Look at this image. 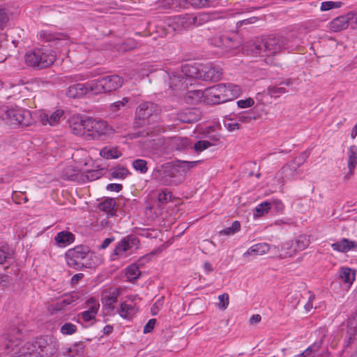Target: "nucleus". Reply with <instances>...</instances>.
<instances>
[{"label": "nucleus", "mask_w": 357, "mask_h": 357, "mask_svg": "<svg viewBox=\"0 0 357 357\" xmlns=\"http://www.w3.org/2000/svg\"><path fill=\"white\" fill-rule=\"evenodd\" d=\"M86 259H92L89 248L83 245L75 246L68 250L65 253V259L67 265L75 270L82 267L93 268L96 265V262H87Z\"/></svg>", "instance_id": "f257e3e1"}, {"label": "nucleus", "mask_w": 357, "mask_h": 357, "mask_svg": "<svg viewBox=\"0 0 357 357\" xmlns=\"http://www.w3.org/2000/svg\"><path fill=\"white\" fill-rule=\"evenodd\" d=\"M253 46L255 48L248 50V53L255 56H268L280 53L283 50H293V48L287 45L286 40L282 37H268L261 45L254 44Z\"/></svg>", "instance_id": "f03ea898"}, {"label": "nucleus", "mask_w": 357, "mask_h": 357, "mask_svg": "<svg viewBox=\"0 0 357 357\" xmlns=\"http://www.w3.org/2000/svg\"><path fill=\"white\" fill-rule=\"evenodd\" d=\"M1 118L13 126H29L34 119L33 112L16 105L6 107Z\"/></svg>", "instance_id": "7ed1b4c3"}, {"label": "nucleus", "mask_w": 357, "mask_h": 357, "mask_svg": "<svg viewBox=\"0 0 357 357\" xmlns=\"http://www.w3.org/2000/svg\"><path fill=\"white\" fill-rule=\"evenodd\" d=\"M86 123V138L98 140L114 133L113 128L103 120L87 117Z\"/></svg>", "instance_id": "20e7f679"}, {"label": "nucleus", "mask_w": 357, "mask_h": 357, "mask_svg": "<svg viewBox=\"0 0 357 357\" xmlns=\"http://www.w3.org/2000/svg\"><path fill=\"white\" fill-rule=\"evenodd\" d=\"M152 176L163 185L171 184L172 178H176L177 182H181L183 179V174L179 172V167L171 163H166L155 169Z\"/></svg>", "instance_id": "39448f33"}, {"label": "nucleus", "mask_w": 357, "mask_h": 357, "mask_svg": "<svg viewBox=\"0 0 357 357\" xmlns=\"http://www.w3.org/2000/svg\"><path fill=\"white\" fill-rule=\"evenodd\" d=\"M92 82V89L95 95L116 91L121 87L123 83V79L116 75L105 76Z\"/></svg>", "instance_id": "423d86ee"}, {"label": "nucleus", "mask_w": 357, "mask_h": 357, "mask_svg": "<svg viewBox=\"0 0 357 357\" xmlns=\"http://www.w3.org/2000/svg\"><path fill=\"white\" fill-rule=\"evenodd\" d=\"M139 239L133 236L130 235L121 239L116 245L113 252V259L116 258H125L132 254L139 247Z\"/></svg>", "instance_id": "0eeeda50"}, {"label": "nucleus", "mask_w": 357, "mask_h": 357, "mask_svg": "<svg viewBox=\"0 0 357 357\" xmlns=\"http://www.w3.org/2000/svg\"><path fill=\"white\" fill-rule=\"evenodd\" d=\"M64 114V111L57 109L54 112L38 109L33 112V117L42 126H56Z\"/></svg>", "instance_id": "6e6552de"}, {"label": "nucleus", "mask_w": 357, "mask_h": 357, "mask_svg": "<svg viewBox=\"0 0 357 357\" xmlns=\"http://www.w3.org/2000/svg\"><path fill=\"white\" fill-rule=\"evenodd\" d=\"M139 300L137 295H129L124 301L120 303L119 307L117 309V313L124 319L130 320L138 312L137 301Z\"/></svg>", "instance_id": "1a4fd4ad"}, {"label": "nucleus", "mask_w": 357, "mask_h": 357, "mask_svg": "<svg viewBox=\"0 0 357 357\" xmlns=\"http://www.w3.org/2000/svg\"><path fill=\"white\" fill-rule=\"evenodd\" d=\"M217 85L221 103L234 100L243 93L241 86L233 83L218 84Z\"/></svg>", "instance_id": "9d476101"}, {"label": "nucleus", "mask_w": 357, "mask_h": 357, "mask_svg": "<svg viewBox=\"0 0 357 357\" xmlns=\"http://www.w3.org/2000/svg\"><path fill=\"white\" fill-rule=\"evenodd\" d=\"M191 78L201 79V68H197L194 66L185 64L182 66L181 74L178 76L174 75L171 78V84L176 86V82L178 79L181 86H186L188 84V79Z\"/></svg>", "instance_id": "9b49d317"}, {"label": "nucleus", "mask_w": 357, "mask_h": 357, "mask_svg": "<svg viewBox=\"0 0 357 357\" xmlns=\"http://www.w3.org/2000/svg\"><path fill=\"white\" fill-rule=\"evenodd\" d=\"M84 307L86 310L78 316L84 323L93 324L96 321L100 309L99 301L94 297H91L84 303Z\"/></svg>", "instance_id": "f8f14e48"}, {"label": "nucleus", "mask_w": 357, "mask_h": 357, "mask_svg": "<svg viewBox=\"0 0 357 357\" xmlns=\"http://www.w3.org/2000/svg\"><path fill=\"white\" fill-rule=\"evenodd\" d=\"M347 172L344 175V179L347 181L354 176L357 167V146L350 145L347 147L345 155Z\"/></svg>", "instance_id": "ddd939ff"}, {"label": "nucleus", "mask_w": 357, "mask_h": 357, "mask_svg": "<svg viewBox=\"0 0 357 357\" xmlns=\"http://www.w3.org/2000/svg\"><path fill=\"white\" fill-rule=\"evenodd\" d=\"M93 82L90 81L86 83H76L71 84L67 90L66 95L69 98H79L91 93L93 94L92 89Z\"/></svg>", "instance_id": "4468645a"}, {"label": "nucleus", "mask_w": 357, "mask_h": 357, "mask_svg": "<svg viewBox=\"0 0 357 357\" xmlns=\"http://www.w3.org/2000/svg\"><path fill=\"white\" fill-rule=\"evenodd\" d=\"M121 294V289L118 287H109L104 290L101 298L103 307L109 310H114V304L117 302Z\"/></svg>", "instance_id": "2eb2a0df"}, {"label": "nucleus", "mask_w": 357, "mask_h": 357, "mask_svg": "<svg viewBox=\"0 0 357 357\" xmlns=\"http://www.w3.org/2000/svg\"><path fill=\"white\" fill-rule=\"evenodd\" d=\"M356 270L355 268L342 266L337 272V279L347 288H350L356 280Z\"/></svg>", "instance_id": "dca6fc26"}, {"label": "nucleus", "mask_w": 357, "mask_h": 357, "mask_svg": "<svg viewBox=\"0 0 357 357\" xmlns=\"http://www.w3.org/2000/svg\"><path fill=\"white\" fill-rule=\"evenodd\" d=\"M333 251L347 253L357 251V241L347 238H342L331 245Z\"/></svg>", "instance_id": "f3484780"}, {"label": "nucleus", "mask_w": 357, "mask_h": 357, "mask_svg": "<svg viewBox=\"0 0 357 357\" xmlns=\"http://www.w3.org/2000/svg\"><path fill=\"white\" fill-rule=\"evenodd\" d=\"M86 118L83 119L78 114L73 115L69 120V126L72 132L79 136L86 137Z\"/></svg>", "instance_id": "a211bd4d"}, {"label": "nucleus", "mask_w": 357, "mask_h": 357, "mask_svg": "<svg viewBox=\"0 0 357 357\" xmlns=\"http://www.w3.org/2000/svg\"><path fill=\"white\" fill-rule=\"evenodd\" d=\"M222 72L218 66L208 64L201 66V79L204 80L218 81L221 78Z\"/></svg>", "instance_id": "6ab92c4d"}, {"label": "nucleus", "mask_w": 357, "mask_h": 357, "mask_svg": "<svg viewBox=\"0 0 357 357\" xmlns=\"http://www.w3.org/2000/svg\"><path fill=\"white\" fill-rule=\"evenodd\" d=\"M48 340L47 337H40L37 340L34 348L37 357H47L54 352V347L52 343L48 342Z\"/></svg>", "instance_id": "aec40b11"}, {"label": "nucleus", "mask_w": 357, "mask_h": 357, "mask_svg": "<svg viewBox=\"0 0 357 357\" xmlns=\"http://www.w3.org/2000/svg\"><path fill=\"white\" fill-rule=\"evenodd\" d=\"M310 243L308 236L305 235L299 236L295 241L291 242L289 247H287V251L286 254L289 257L294 256L297 252L307 248Z\"/></svg>", "instance_id": "412c9836"}, {"label": "nucleus", "mask_w": 357, "mask_h": 357, "mask_svg": "<svg viewBox=\"0 0 357 357\" xmlns=\"http://www.w3.org/2000/svg\"><path fill=\"white\" fill-rule=\"evenodd\" d=\"M39 37L45 41H56L57 44L68 46L70 41L68 37L61 33H52L50 30H43L39 33Z\"/></svg>", "instance_id": "4be33fe9"}, {"label": "nucleus", "mask_w": 357, "mask_h": 357, "mask_svg": "<svg viewBox=\"0 0 357 357\" xmlns=\"http://www.w3.org/2000/svg\"><path fill=\"white\" fill-rule=\"evenodd\" d=\"M195 18L191 15H178L172 20L171 26L174 31H181L192 26Z\"/></svg>", "instance_id": "5701e85b"}, {"label": "nucleus", "mask_w": 357, "mask_h": 357, "mask_svg": "<svg viewBox=\"0 0 357 357\" xmlns=\"http://www.w3.org/2000/svg\"><path fill=\"white\" fill-rule=\"evenodd\" d=\"M55 245L59 248H66L75 242V235L67 230L61 231L54 236Z\"/></svg>", "instance_id": "b1692460"}, {"label": "nucleus", "mask_w": 357, "mask_h": 357, "mask_svg": "<svg viewBox=\"0 0 357 357\" xmlns=\"http://www.w3.org/2000/svg\"><path fill=\"white\" fill-rule=\"evenodd\" d=\"M85 160L83 165L79 164L77 166L68 165L63 171V176L68 180H76L78 178L79 174L85 172V167L87 165V161Z\"/></svg>", "instance_id": "393cba45"}, {"label": "nucleus", "mask_w": 357, "mask_h": 357, "mask_svg": "<svg viewBox=\"0 0 357 357\" xmlns=\"http://www.w3.org/2000/svg\"><path fill=\"white\" fill-rule=\"evenodd\" d=\"M38 50L42 52L43 55L38 59L40 63L39 68H44L49 67L56 61V56L53 50L46 47L38 48Z\"/></svg>", "instance_id": "a878e982"}, {"label": "nucleus", "mask_w": 357, "mask_h": 357, "mask_svg": "<svg viewBox=\"0 0 357 357\" xmlns=\"http://www.w3.org/2000/svg\"><path fill=\"white\" fill-rule=\"evenodd\" d=\"M350 24V18L349 13L344 15L339 16L333 20L329 24V29L333 32L342 31Z\"/></svg>", "instance_id": "bb28decb"}, {"label": "nucleus", "mask_w": 357, "mask_h": 357, "mask_svg": "<svg viewBox=\"0 0 357 357\" xmlns=\"http://www.w3.org/2000/svg\"><path fill=\"white\" fill-rule=\"evenodd\" d=\"M204 103L211 105L222 104L217 84L204 90Z\"/></svg>", "instance_id": "cd10ccee"}, {"label": "nucleus", "mask_w": 357, "mask_h": 357, "mask_svg": "<svg viewBox=\"0 0 357 357\" xmlns=\"http://www.w3.org/2000/svg\"><path fill=\"white\" fill-rule=\"evenodd\" d=\"M156 106L149 102L140 104L136 110V117L140 120H145L146 118L153 116L152 112Z\"/></svg>", "instance_id": "c85d7f7f"}, {"label": "nucleus", "mask_w": 357, "mask_h": 357, "mask_svg": "<svg viewBox=\"0 0 357 357\" xmlns=\"http://www.w3.org/2000/svg\"><path fill=\"white\" fill-rule=\"evenodd\" d=\"M35 347L36 346L33 344L26 342L20 349L17 347L13 348L11 351L13 354H17L18 356L21 357H37L34 349Z\"/></svg>", "instance_id": "c756f323"}, {"label": "nucleus", "mask_w": 357, "mask_h": 357, "mask_svg": "<svg viewBox=\"0 0 357 357\" xmlns=\"http://www.w3.org/2000/svg\"><path fill=\"white\" fill-rule=\"evenodd\" d=\"M292 84V79H287L281 82L280 85L269 86L268 88V93L273 98H279L282 94L288 92L287 89L284 86H290Z\"/></svg>", "instance_id": "7c9ffc66"}, {"label": "nucleus", "mask_w": 357, "mask_h": 357, "mask_svg": "<svg viewBox=\"0 0 357 357\" xmlns=\"http://www.w3.org/2000/svg\"><path fill=\"white\" fill-rule=\"evenodd\" d=\"M185 100L188 104L195 105L204 102V91L191 90L188 91L185 96Z\"/></svg>", "instance_id": "2f4dec72"}, {"label": "nucleus", "mask_w": 357, "mask_h": 357, "mask_svg": "<svg viewBox=\"0 0 357 357\" xmlns=\"http://www.w3.org/2000/svg\"><path fill=\"white\" fill-rule=\"evenodd\" d=\"M269 245L265 243H257L251 246L244 254L243 256L247 257L251 255H262L269 251Z\"/></svg>", "instance_id": "473e14b6"}, {"label": "nucleus", "mask_w": 357, "mask_h": 357, "mask_svg": "<svg viewBox=\"0 0 357 357\" xmlns=\"http://www.w3.org/2000/svg\"><path fill=\"white\" fill-rule=\"evenodd\" d=\"M100 155L107 160L117 159L122 155V153L117 146H107L100 151Z\"/></svg>", "instance_id": "72a5a7b5"}, {"label": "nucleus", "mask_w": 357, "mask_h": 357, "mask_svg": "<svg viewBox=\"0 0 357 357\" xmlns=\"http://www.w3.org/2000/svg\"><path fill=\"white\" fill-rule=\"evenodd\" d=\"M42 56V52L38 50V48L35 49L33 51L26 52L24 56L25 62L29 66L39 68L40 63L38 59Z\"/></svg>", "instance_id": "f704fd0d"}, {"label": "nucleus", "mask_w": 357, "mask_h": 357, "mask_svg": "<svg viewBox=\"0 0 357 357\" xmlns=\"http://www.w3.org/2000/svg\"><path fill=\"white\" fill-rule=\"evenodd\" d=\"M219 138L214 136L208 140H199L194 144V149L197 153H201L211 146H215L218 142Z\"/></svg>", "instance_id": "c9c22d12"}, {"label": "nucleus", "mask_w": 357, "mask_h": 357, "mask_svg": "<svg viewBox=\"0 0 357 357\" xmlns=\"http://www.w3.org/2000/svg\"><path fill=\"white\" fill-rule=\"evenodd\" d=\"M15 252L8 243L0 244V264L14 257Z\"/></svg>", "instance_id": "e433bc0d"}, {"label": "nucleus", "mask_w": 357, "mask_h": 357, "mask_svg": "<svg viewBox=\"0 0 357 357\" xmlns=\"http://www.w3.org/2000/svg\"><path fill=\"white\" fill-rule=\"evenodd\" d=\"M271 208V203L270 202L266 201L263 202L259 205L257 206V207L255 209L253 217L254 219H257L261 216H264V215L267 214L269 211V210Z\"/></svg>", "instance_id": "4c0bfd02"}, {"label": "nucleus", "mask_w": 357, "mask_h": 357, "mask_svg": "<svg viewBox=\"0 0 357 357\" xmlns=\"http://www.w3.org/2000/svg\"><path fill=\"white\" fill-rule=\"evenodd\" d=\"M109 172L112 178L120 180L126 178L130 174L129 170L123 166L112 168Z\"/></svg>", "instance_id": "58836bf2"}, {"label": "nucleus", "mask_w": 357, "mask_h": 357, "mask_svg": "<svg viewBox=\"0 0 357 357\" xmlns=\"http://www.w3.org/2000/svg\"><path fill=\"white\" fill-rule=\"evenodd\" d=\"M115 201L114 199L108 198L100 204L99 208L109 215H113L114 213Z\"/></svg>", "instance_id": "ea45409f"}, {"label": "nucleus", "mask_w": 357, "mask_h": 357, "mask_svg": "<svg viewBox=\"0 0 357 357\" xmlns=\"http://www.w3.org/2000/svg\"><path fill=\"white\" fill-rule=\"evenodd\" d=\"M140 275L139 267L136 264H131L126 268V276L128 280L132 281Z\"/></svg>", "instance_id": "a19ab883"}, {"label": "nucleus", "mask_w": 357, "mask_h": 357, "mask_svg": "<svg viewBox=\"0 0 357 357\" xmlns=\"http://www.w3.org/2000/svg\"><path fill=\"white\" fill-rule=\"evenodd\" d=\"M94 76L95 75L93 73H92L91 72H89L86 73H79L70 75L69 77H66V78L69 82L72 83L74 82H76L78 81H84Z\"/></svg>", "instance_id": "79ce46f5"}, {"label": "nucleus", "mask_w": 357, "mask_h": 357, "mask_svg": "<svg viewBox=\"0 0 357 357\" xmlns=\"http://www.w3.org/2000/svg\"><path fill=\"white\" fill-rule=\"evenodd\" d=\"M77 326L70 322L65 323L60 328V332L63 335H73L77 332Z\"/></svg>", "instance_id": "37998d69"}, {"label": "nucleus", "mask_w": 357, "mask_h": 357, "mask_svg": "<svg viewBox=\"0 0 357 357\" xmlns=\"http://www.w3.org/2000/svg\"><path fill=\"white\" fill-rule=\"evenodd\" d=\"M341 1H324L321 4L320 9L321 11H328L335 8H339L342 6Z\"/></svg>", "instance_id": "c03bdc74"}, {"label": "nucleus", "mask_w": 357, "mask_h": 357, "mask_svg": "<svg viewBox=\"0 0 357 357\" xmlns=\"http://www.w3.org/2000/svg\"><path fill=\"white\" fill-rule=\"evenodd\" d=\"M197 162L178 161L175 165L179 167V172L183 176L190 169L195 167Z\"/></svg>", "instance_id": "a18cd8bd"}, {"label": "nucleus", "mask_w": 357, "mask_h": 357, "mask_svg": "<svg viewBox=\"0 0 357 357\" xmlns=\"http://www.w3.org/2000/svg\"><path fill=\"white\" fill-rule=\"evenodd\" d=\"M161 132H162V130H161L160 128H153V131H148V130H144L142 131H138V132L132 133V134L130 135V139H137V138H139L140 137H144V136H148V135H153L154 133L159 134Z\"/></svg>", "instance_id": "49530a36"}, {"label": "nucleus", "mask_w": 357, "mask_h": 357, "mask_svg": "<svg viewBox=\"0 0 357 357\" xmlns=\"http://www.w3.org/2000/svg\"><path fill=\"white\" fill-rule=\"evenodd\" d=\"M132 167L137 172L144 174L148 171L147 162L142 159H137L132 162Z\"/></svg>", "instance_id": "de8ad7c7"}, {"label": "nucleus", "mask_w": 357, "mask_h": 357, "mask_svg": "<svg viewBox=\"0 0 357 357\" xmlns=\"http://www.w3.org/2000/svg\"><path fill=\"white\" fill-rule=\"evenodd\" d=\"M229 303V296L227 293L218 296V303L217 306L220 310H225L227 308Z\"/></svg>", "instance_id": "09e8293b"}, {"label": "nucleus", "mask_w": 357, "mask_h": 357, "mask_svg": "<svg viewBox=\"0 0 357 357\" xmlns=\"http://www.w3.org/2000/svg\"><path fill=\"white\" fill-rule=\"evenodd\" d=\"M236 104L238 107L240 109H247L254 105L255 100L252 98H247L245 99L238 100Z\"/></svg>", "instance_id": "8fccbe9b"}, {"label": "nucleus", "mask_w": 357, "mask_h": 357, "mask_svg": "<svg viewBox=\"0 0 357 357\" xmlns=\"http://www.w3.org/2000/svg\"><path fill=\"white\" fill-rule=\"evenodd\" d=\"M164 305V298H158L152 305L151 308V313L153 316L157 315Z\"/></svg>", "instance_id": "3c124183"}, {"label": "nucleus", "mask_w": 357, "mask_h": 357, "mask_svg": "<svg viewBox=\"0 0 357 357\" xmlns=\"http://www.w3.org/2000/svg\"><path fill=\"white\" fill-rule=\"evenodd\" d=\"M158 199L161 204L167 203L172 199V193L167 190H162L158 194Z\"/></svg>", "instance_id": "603ef678"}, {"label": "nucleus", "mask_w": 357, "mask_h": 357, "mask_svg": "<svg viewBox=\"0 0 357 357\" xmlns=\"http://www.w3.org/2000/svg\"><path fill=\"white\" fill-rule=\"evenodd\" d=\"M187 0H162V3L165 7L170 8L172 6H181L185 3Z\"/></svg>", "instance_id": "864d4df0"}, {"label": "nucleus", "mask_w": 357, "mask_h": 357, "mask_svg": "<svg viewBox=\"0 0 357 357\" xmlns=\"http://www.w3.org/2000/svg\"><path fill=\"white\" fill-rule=\"evenodd\" d=\"M12 199L15 203L19 204L26 203L28 201V199L24 193L17 192L13 193Z\"/></svg>", "instance_id": "5fc2aeb1"}, {"label": "nucleus", "mask_w": 357, "mask_h": 357, "mask_svg": "<svg viewBox=\"0 0 357 357\" xmlns=\"http://www.w3.org/2000/svg\"><path fill=\"white\" fill-rule=\"evenodd\" d=\"M85 170L86 171L84 172H82V174L86 173V176L89 181H93V180L98 179L102 175L101 172L98 170L89 171L86 168H85Z\"/></svg>", "instance_id": "6e6d98bb"}, {"label": "nucleus", "mask_w": 357, "mask_h": 357, "mask_svg": "<svg viewBox=\"0 0 357 357\" xmlns=\"http://www.w3.org/2000/svg\"><path fill=\"white\" fill-rule=\"evenodd\" d=\"M270 202L271 203V207H273L277 213H282L283 211L284 206L280 200L274 199Z\"/></svg>", "instance_id": "4d7b16f0"}, {"label": "nucleus", "mask_w": 357, "mask_h": 357, "mask_svg": "<svg viewBox=\"0 0 357 357\" xmlns=\"http://www.w3.org/2000/svg\"><path fill=\"white\" fill-rule=\"evenodd\" d=\"M224 124H225V126L226 127V128L229 132H232V131L238 130L240 128L239 123H238L236 122H234L232 121H225Z\"/></svg>", "instance_id": "13d9d810"}, {"label": "nucleus", "mask_w": 357, "mask_h": 357, "mask_svg": "<svg viewBox=\"0 0 357 357\" xmlns=\"http://www.w3.org/2000/svg\"><path fill=\"white\" fill-rule=\"evenodd\" d=\"M155 324H156L155 319H150L144 327V333H151L154 329Z\"/></svg>", "instance_id": "bf43d9fd"}, {"label": "nucleus", "mask_w": 357, "mask_h": 357, "mask_svg": "<svg viewBox=\"0 0 357 357\" xmlns=\"http://www.w3.org/2000/svg\"><path fill=\"white\" fill-rule=\"evenodd\" d=\"M176 143L179 148L183 149L190 146V140L188 138L182 137L176 139Z\"/></svg>", "instance_id": "052dcab7"}, {"label": "nucleus", "mask_w": 357, "mask_h": 357, "mask_svg": "<svg viewBox=\"0 0 357 357\" xmlns=\"http://www.w3.org/2000/svg\"><path fill=\"white\" fill-rule=\"evenodd\" d=\"M65 308L63 307V306L61 305V301H58L54 304H52L50 308H49V310L52 312V313H54L55 312H58V311H61V310H63Z\"/></svg>", "instance_id": "680f3d73"}, {"label": "nucleus", "mask_w": 357, "mask_h": 357, "mask_svg": "<svg viewBox=\"0 0 357 357\" xmlns=\"http://www.w3.org/2000/svg\"><path fill=\"white\" fill-rule=\"evenodd\" d=\"M122 185L118 183H109L107 185L106 189L109 191L119 192L122 190Z\"/></svg>", "instance_id": "e2e57ef3"}, {"label": "nucleus", "mask_w": 357, "mask_h": 357, "mask_svg": "<svg viewBox=\"0 0 357 357\" xmlns=\"http://www.w3.org/2000/svg\"><path fill=\"white\" fill-rule=\"evenodd\" d=\"M128 102V98H123L121 100L117 101V102H115L114 103H113V105H112V107L114 108V109H113V110L115 111L116 109H119L121 107H123Z\"/></svg>", "instance_id": "0e129e2a"}, {"label": "nucleus", "mask_w": 357, "mask_h": 357, "mask_svg": "<svg viewBox=\"0 0 357 357\" xmlns=\"http://www.w3.org/2000/svg\"><path fill=\"white\" fill-rule=\"evenodd\" d=\"M349 16L350 18V25L352 27L357 28V13L356 12H349Z\"/></svg>", "instance_id": "69168bd1"}, {"label": "nucleus", "mask_w": 357, "mask_h": 357, "mask_svg": "<svg viewBox=\"0 0 357 357\" xmlns=\"http://www.w3.org/2000/svg\"><path fill=\"white\" fill-rule=\"evenodd\" d=\"M8 20V17L6 13L3 10L0 9V28H2Z\"/></svg>", "instance_id": "338daca9"}, {"label": "nucleus", "mask_w": 357, "mask_h": 357, "mask_svg": "<svg viewBox=\"0 0 357 357\" xmlns=\"http://www.w3.org/2000/svg\"><path fill=\"white\" fill-rule=\"evenodd\" d=\"M296 357H314L312 350L307 349L301 354L298 355Z\"/></svg>", "instance_id": "774afa93"}]
</instances>
